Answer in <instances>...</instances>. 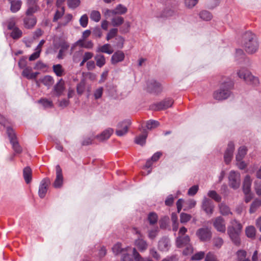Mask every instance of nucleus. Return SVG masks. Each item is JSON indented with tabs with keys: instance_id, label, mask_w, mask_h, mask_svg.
Returning a JSON list of instances; mask_svg holds the SVG:
<instances>
[{
	"instance_id": "f257e3e1",
	"label": "nucleus",
	"mask_w": 261,
	"mask_h": 261,
	"mask_svg": "<svg viewBox=\"0 0 261 261\" xmlns=\"http://www.w3.org/2000/svg\"><path fill=\"white\" fill-rule=\"evenodd\" d=\"M242 228V224L236 219L232 220L227 227V234L231 241L237 246H239L241 243L240 236Z\"/></svg>"
},
{
	"instance_id": "f03ea898",
	"label": "nucleus",
	"mask_w": 261,
	"mask_h": 261,
	"mask_svg": "<svg viewBox=\"0 0 261 261\" xmlns=\"http://www.w3.org/2000/svg\"><path fill=\"white\" fill-rule=\"evenodd\" d=\"M243 45L248 54L255 53L258 48V43L255 35L251 32H246L243 36Z\"/></svg>"
},
{
	"instance_id": "7ed1b4c3",
	"label": "nucleus",
	"mask_w": 261,
	"mask_h": 261,
	"mask_svg": "<svg viewBox=\"0 0 261 261\" xmlns=\"http://www.w3.org/2000/svg\"><path fill=\"white\" fill-rule=\"evenodd\" d=\"M233 87V83L229 81L223 83L218 90L213 93V97L218 100H222L228 98L231 95V90Z\"/></svg>"
},
{
	"instance_id": "20e7f679",
	"label": "nucleus",
	"mask_w": 261,
	"mask_h": 261,
	"mask_svg": "<svg viewBox=\"0 0 261 261\" xmlns=\"http://www.w3.org/2000/svg\"><path fill=\"white\" fill-rule=\"evenodd\" d=\"M237 73L239 77L243 79L247 84L253 86L259 85L258 78L254 76L247 69L242 68L237 71Z\"/></svg>"
},
{
	"instance_id": "39448f33",
	"label": "nucleus",
	"mask_w": 261,
	"mask_h": 261,
	"mask_svg": "<svg viewBox=\"0 0 261 261\" xmlns=\"http://www.w3.org/2000/svg\"><path fill=\"white\" fill-rule=\"evenodd\" d=\"M190 239L189 236H178L176 239V245L177 248H181L184 247L186 249L184 250V254H188L192 251V248L190 244Z\"/></svg>"
},
{
	"instance_id": "423d86ee",
	"label": "nucleus",
	"mask_w": 261,
	"mask_h": 261,
	"mask_svg": "<svg viewBox=\"0 0 261 261\" xmlns=\"http://www.w3.org/2000/svg\"><path fill=\"white\" fill-rule=\"evenodd\" d=\"M7 133L14 151L16 153H20L22 151V149L18 144L14 130L11 127H8L7 128Z\"/></svg>"
},
{
	"instance_id": "0eeeda50",
	"label": "nucleus",
	"mask_w": 261,
	"mask_h": 261,
	"mask_svg": "<svg viewBox=\"0 0 261 261\" xmlns=\"http://www.w3.org/2000/svg\"><path fill=\"white\" fill-rule=\"evenodd\" d=\"M196 236L201 242H205L211 240L212 232L208 227H202L197 230Z\"/></svg>"
},
{
	"instance_id": "6e6552de",
	"label": "nucleus",
	"mask_w": 261,
	"mask_h": 261,
	"mask_svg": "<svg viewBox=\"0 0 261 261\" xmlns=\"http://www.w3.org/2000/svg\"><path fill=\"white\" fill-rule=\"evenodd\" d=\"M161 84L154 79L149 80L147 82V91L151 93L159 94L162 91Z\"/></svg>"
},
{
	"instance_id": "1a4fd4ad",
	"label": "nucleus",
	"mask_w": 261,
	"mask_h": 261,
	"mask_svg": "<svg viewBox=\"0 0 261 261\" xmlns=\"http://www.w3.org/2000/svg\"><path fill=\"white\" fill-rule=\"evenodd\" d=\"M173 102L172 98H167L159 102L152 105L150 108L154 111H161L171 107Z\"/></svg>"
},
{
	"instance_id": "9d476101",
	"label": "nucleus",
	"mask_w": 261,
	"mask_h": 261,
	"mask_svg": "<svg viewBox=\"0 0 261 261\" xmlns=\"http://www.w3.org/2000/svg\"><path fill=\"white\" fill-rule=\"evenodd\" d=\"M229 184L231 188L236 190L239 188L241 183V177L239 172L234 171H231L229 173Z\"/></svg>"
},
{
	"instance_id": "9b49d317",
	"label": "nucleus",
	"mask_w": 261,
	"mask_h": 261,
	"mask_svg": "<svg viewBox=\"0 0 261 261\" xmlns=\"http://www.w3.org/2000/svg\"><path fill=\"white\" fill-rule=\"evenodd\" d=\"M29 6L26 11V16L24 18V25L26 28L31 29L33 27V6L31 5L32 0H28Z\"/></svg>"
},
{
	"instance_id": "f8f14e48",
	"label": "nucleus",
	"mask_w": 261,
	"mask_h": 261,
	"mask_svg": "<svg viewBox=\"0 0 261 261\" xmlns=\"http://www.w3.org/2000/svg\"><path fill=\"white\" fill-rule=\"evenodd\" d=\"M214 228L217 231L224 233L226 231V224L225 220L221 216H218L212 220Z\"/></svg>"
},
{
	"instance_id": "ddd939ff",
	"label": "nucleus",
	"mask_w": 261,
	"mask_h": 261,
	"mask_svg": "<svg viewBox=\"0 0 261 261\" xmlns=\"http://www.w3.org/2000/svg\"><path fill=\"white\" fill-rule=\"evenodd\" d=\"M131 124V121L129 119L125 120L119 122L117 125V129L116 134L118 136L124 135L128 131V128Z\"/></svg>"
},
{
	"instance_id": "4468645a",
	"label": "nucleus",
	"mask_w": 261,
	"mask_h": 261,
	"mask_svg": "<svg viewBox=\"0 0 261 261\" xmlns=\"http://www.w3.org/2000/svg\"><path fill=\"white\" fill-rule=\"evenodd\" d=\"M134 232L138 235V239L135 241V245L141 251L145 250L148 246L147 242L143 239L142 234L137 228H134Z\"/></svg>"
},
{
	"instance_id": "2eb2a0df",
	"label": "nucleus",
	"mask_w": 261,
	"mask_h": 261,
	"mask_svg": "<svg viewBox=\"0 0 261 261\" xmlns=\"http://www.w3.org/2000/svg\"><path fill=\"white\" fill-rule=\"evenodd\" d=\"M201 207L207 215H212L213 213L214 208L213 202L206 197L203 199Z\"/></svg>"
},
{
	"instance_id": "dca6fc26",
	"label": "nucleus",
	"mask_w": 261,
	"mask_h": 261,
	"mask_svg": "<svg viewBox=\"0 0 261 261\" xmlns=\"http://www.w3.org/2000/svg\"><path fill=\"white\" fill-rule=\"evenodd\" d=\"M234 149V145L233 142H230L228 144L227 148L224 155V159L225 163L228 164L231 161Z\"/></svg>"
},
{
	"instance_id": "f3484780",
	"label": "nucleus",
	"mask_w": 261,
	"mask_h": 261,
	"mask_svg": "<svg viewBox=\"0 0 261 261\" xmlns=\"http://www.w3.org/2000/svg\"><path fill=\"white\" fill-rule=\"evenodd\" d=\"M56 178L54 183V186L56 188H60L63 184V176L62 170L60 166L58 165L56 167Z\"/></svg>"
},
{
	"instance_id": "a211bd4d",
	"label": "nucleus",
	"mask_w": 261,
	"mask_h": 261,
	"mask_svg": "<svg viewBox=\"0 0 261 261\" xmlns=\"http://www.w3.org/2000/svg\"><path fill=\"white\" fill-rule=\"evenodd\" d=\"M171 247L170 239L167 237H163L159 241L158 249L163 252L168 251Z\"/></svg>"
},
{
	"instance_id": "6ab92c4d",
	"label": "nucleus",
	"mask_w": 261,
	"mask_h": 261,
	"mask_svg": "<svg viewBox=\"0 0 261 261\" xmlns=\"http://www.w3.org/2000/svg\"><path fill=\"white\" fill-rule=\"evenodd\" d=\"M65 82L62 79L58 82L53 88L55 94L57 97L61 96L65 91Z\"/></svg>"
},
{
	"instance_id": "aec40b11",
	"label": "nucleus",
	"mask_w": 261,
	"mask_h": 261,
	"mask_svg": "<svg viewBox=\"0 0 261 261\" xmlns=\"http://www.w3.org/2000/svg\"><path fill=\"white\" fill-rule=\"evenodd\" d=\"M50 183L49 179H44L41 181L40 184L38 194L40 198H44L47 192V188Z\"/></svg>"
},
{
	"instance_id": "412c9836",
	"label": "nucleus",
	"mask_w": 261,
	"mask_h": 261,
	"mask_svg": "<svg viewBox=\"0 0 261 261\" xmlns=\"http://www.w3.org/2000/svg\"><path fill=\"white\" fill-rule=\"evenodd\" d=\"M125 58V55L122 51L118 50L114 53L111 59L112 64L115 65L119 62L123 61Z\"/></svg>"
},
{
	"instance_id": "4be33fe9",
	"label": "nucleus",
	"mask_w": 261,
	"mask_h": 261,
	"mask_svg": "<svg viewBox=\"0 0 261 261\" xmlns=\"http://www.w3.org/2000/svg\"><path fill=\"white\" fill-rule=\"evenodd\" d=\"M134 248H132L130 247H126V251L122 254V257L121 258L122 261H134L135 258L134 257L130 254V253H132L133 254V249Z\"/></svg>"
},
{
	"instance_id": "5701e85b",
	"label": "nucleus",
	"mask_w": 261,
	"mask_h": 261,
	"mask_svg": "<svg viewBox=\"0 0 261 261\" xmlns=\"http://www.w3.org/2000/svg\"><path fill=\"white\" fill-rule=\"evenodd\" d=\"M60 49L59 51L57 58L59 59H62L63 58L64 52L69 48V44L66 41H62L59 44Z\"/></svg>"
},
{
	"instance_id": "b1692460",
	"label": "nucleus",
	"mask_w": 261,
	"mask_h": 261,
	"mask_svg": "<svg viewBox=\"0 0 261 261\" xmlns=\"http://www.w3.org/2000/svg\"><path fill=\"white\" fill-rule=\"evenodd\" d=\"M251 179L249 175H246L244 178L243 185L244 193L251 192Z\"/></svg>"
},
{
	"instance_id": "393cba45",
	"label": "nucleus",
	"mask_w": 261,
	"mask_h": 261,
	"mask_svg": "<svg viewBox=\"0 0 261 261\" xmlns=\"http://www.w3.org/2000/svg\"><path fill=\"white\" fill-rule=\"evenodd\" d=\"M23 175L25 182L30 184L32 180V169L30 167H27L24 168Z\"/></svg>"
},
{
	"instance_id": "a878e982",
	"label": "nucleus",
	"mask_w": 261,
	"mask_h": 261,
	"mask_svg": "<svg viewBox=\"0 0 261 261\" xmlns=\"http://www.w3.org/2000/svg\"><path fill=\"white\" fill-rule=\"evenodd\" d=\"M113 132L112 128H109L105 130L100 135L97 136V139L100 141H103L109 139Z\"/></svg>"
},
{
	"instance_id": "bb28decb",
	"label": "nucleus",
	"mask_w": 261,
	"mask_h": 261,
	"mask_svg": "<svg viewBox=\"0 0 261 261\" xmlns=\"http://www.w3.org/2000/svg\"><path fill=\"white\" fill-rule=\"evenodd\" d=\"M11 4L10 10L12 12L15 13L20 10L21 6V1L20 0H8Z\"/></svg>"
},
{
	"instance_id": "cd10ccee",
	"label": "nucleus",
	"mask_w": 261,
	"mask_h": 261,
	"mask_svg": "<svg viewBox=\"0 0 261 261\" xmlns=\"http://www.w3.org/2000/svg\"><path fill=\"white\" fill-rule=\"evenodd\" d=\"M96 52L106 53L110 55L113 53V50L111 48L110 44H105L101 46H99L96 49Z\"/></svg>"
},
{
	"instance_id": "c85d7f7f",
	"label": "nucleus",
	"mask_w": 261,
	"mask_h": 261,
	"mask_svg": "<svg viewBox=\"0 0 261 261\" xmlns=\"http://www.w3.org/2000/svg\"><path fill=\"white\" fill-rule=\"evenodd\" d=\"M147 137V133L146 131L144 132L142 134L136 137L135 142L136 144L143 146L145 144Z\"/></svg>"
},
{
	"instance_id": "c756f323",
	"label": "nucleus",
	"mask_w": 261,
	"mask_h": 261,
	"mask_svg": "<svg viewBox=\"0 0 261 261\" xmlns=\"http://www.w3.org/2000/svg\"><path fill=\"white\" fill-rule=\"evenodd\" d=\"M247 149L245 146H241L238 150V153L236 155V161H241L243 159L247 153Z\"/></svg>"
},
{
	"instance_id": "7c9ffc66",
	"label": "nucleus",
	"mask_w": 261,
	"mask_h": 261,
	"mask_svg": "<svg viewBox=\"0 0 261 261\" xmlns=\"http://www.w3.org/2000/svg\"><path fill=\"white\" fill-rule=\"evenodd\" d=\"M94 59L96 61V65L100 68L102 67L106 64V59L102 55H96L94 57Z\"/></svg>"
},
{
	"instance_id": "2f4dec72",
	"label": "nucleus",
	"mask_w": 261,
	"mask_h": 261,
	"mask_svg": "<svg viewBox=\"0 0 261 261\" xmlns=\"http://www.w3.org/2000/svg\"><path fill=\"white\" fill-rule=\"evenodd\" d=\"M45 42V41L44 40H41L35 49V51L34 52V60L39 57L40 53L42 50V47L44 44Z\"/></svg>"
},
{
	"instance_id": "473e14b6",
	"label": "nucleus",
	"mask_w": 261,
	"mask_h": 261,
	"mask_svg": "<svg viewBox=\"0 0 261 261\" xmlns=\"http://www.w3.org/2000/svg\"><path fill=\"white\" fill-rule=\"evenodd\" d=\"M245 233L248 238H254L256 234V230L253 226H249L245 229Z\"/></svg>"
},
{
	"instance_id": "72a5a7b5",
	"label": "nucleus",
	"mask_w": 261,
	"mask_h": 261,
	"mask_svg": "<svg viewBox=\"0 0 261 261\" xmlns=\"http://www.w3.org/2000/svg\"><path fill=\"white\" fill-rule=\"evenodd\" d=\"M127 11V8L121 4L118 5L114 9L115 15H122L126 13Z\"/></svg>"
},
{
	"instance_id": "f704fd0d",
	"label": "nucleus",
	"mask_w": 261,
	"mask_h": 261,
	"mask_svg": "<svg viewBox=\"0 0 261 261\" xmlns=\"http://www.w3.org/2000/svg\"><path fill=\"white\" fill-rule=\"evenodd\" d=\"M41 82L47 87L51 86L54 83V79L49 75H46L40 79Z\"/></svg>"
},
{
	"instance_id": "c9c22d12",
	"label": "nucleus",
	"mask_w": 261,
	"mask_h": 261,
	"mask_svg": "<svg viewBox=\"0 0 261 261\" xmlns=\"http://www.w3.org/2000/svg\"><path fill=\"white\" fill-rule=\"evenodd\" d=\"M220 213L223 216H227L232 214L229 207L224 203H221L219 205Z\"/></svg>"
},
{
	"instance_id": "e433bc0d",
	"label": "nucleus",
	"mask_w": 261,
	"mask_h": 261,
	"mask_svg": "<svg viewBox=\"0 0 261 261\" xmlns=\"http://www.w3.org/2000/svg\"><path fill=\"white\" fill-rule=\"evenodd\" d=\"M22 75L29 80L33 79V70L31 67H26L22 71Z\"/></svg>"
},
{
	"instance_id": "4c0bfd02",
	"label": "nucleus",
	"mask_w": 261,
	"mask_h": 261,
	"mask_svg": "<svg viewBox=\"0 0 261 261\" xmlns=\"http://www.w3.org/2000/svg\"><path fill=\"white\" fill-rule=\"evenodd\" d=\"M90 17L92 21L97 22L101 19V14L99 11L93 10L90 13Z\"/></svg>"
},
{
	"instance_id": "58836bf2",
	"label": "nucleus",
	"mask_w": 261,
	"mask_h": 261,
	"mask_svg": "<svg viewBox=\"0 0 261 261\" xmlns=\"http://www.w3.org/2000/svg\"><path fill=\"white\" fill-rule=\"evenodd\" d=\"M124 22V19L121 16H116L111 19V23L113 27H118Z\"/></svg>"
},
{
	"instance_id": "ea45409f",
	"label": "nucleus",
	"mask_w": 261,
	"mask_h": 261,
	"mask_svg": "<svg viewBox=\"0 0 261 261\" xmlns=\"http://www.w3.org/2000/svg\"><path fill=\"white\" fill-rule=\"evenodd\" d=\"M224 244V241L221 237H214L213 239V244L215 247L220 249Z\"/></svg>"
},
{
	"instance_id": "a19ab883",
	"label": "nucleus",
	"mask_w": 261,
	"mask_h": 261,
	"mask_svg": "<svg viewBox=\"0 0 261 261\" xmlns=\"http://www.w3.org/2000/svg\"><path fill=\"white\" fill-rule=\"evenodd\" d=\"M133 256H134L135 261H152L149 258H142L139 253L137 252L135 248L133 249Z\"/></svg>"
},
{
	"instance_id": "79ce46f5",
	"label": "nucleus",
	"mask_w": 261,
	"mask_h": 261,
	"mask_svg": "<svg viewBox=\"0 0 261 261\" xmlns=\"http://www.w3.org/2000/svg\"><path fill=\"white\" fill-rule=\"evenodd\" d=\"M22 31L18 28H15L12 30L10 36L13 39H18L22 36Z\"/></svg>"
},
{
	"instance_id": "37998d69",
	"label": "nucleus",
	"mask_w": 261,
	"mask_h": 261,
	"mask_svg": "<svg viewBox=\"0 0 261 261\" xmlns=\"http://www.w3.org/2000/svg\"><path fill=\"white\" fill-rule=\"evenodd\" d=\"M147 219L149 224L150 225H153L156 223L158 220V217L155 213L151 212L148 214Z\"/></svg>"
},
{
	"instance_id": "c03bdc74",
	"label": "nucleus",
	"mask_w": 261,
	"mask_h": 261,
	"mask_svg": "<svg viewBox=\"0 0 261 261\" xmlns=\"http://www.w3.org/2000/svg\"><path fill=\"white\" fill-rule=\"evenodd\" d=\"M199 15L200 18L205 21L210 20L212 18V14L206 10L201 11Z\"/></svg>"
},
{
	"instance_id": "a18cd8bd",
	"label": "nucleus",
	"mask_w": 261,
	"mask_h": 261,
	"mask_svg": "<svg viewBox=\"0 0 261 261\" xmlns=\"http://www.w3.org/2000/svg\"><path fill=\"white\" fill-rule=\"evenodd\" d=\"M260 206H261V200L258 199L255 200L250 206L249 210L250 213H254Z\"/></svg>"
},
{
	"instance_id": "49530a36",
	"label": "nucleus",
	"mask_w": 261,
	"mask_h": 261,
	"mask_svg": "<svg viewBox=\"0 0 261 261\" xmlns=\"http://www.w3.org/2000/svg\"><path fill=\"white\" fill-rule=\"evenodd\" d=\"M112 250L115 254H118L120 253L123 254L126 251V248H122L121 244L120 243H117L112 248Z\"/></svg>"
},
{
	"instance_id": "de8ad7c7",
	"label": "nucleus",
	"mask_w": 261,
	"mask_h": 261,
	"mask_svg": "<svg viewBox=\"0 0 261 261\" xmlns=\"http://www.w3.org/2000/svg\"><path fill=\"white\" fill-rule=\"evenodd\" d=\"M160 123L159 121L154 120H149L146 122V126L147 129H151L159 126Z\"/></svg>"
},
{
	"instance_id": "09e8293b",
	"label": "nucleus",
	"mask_w": 261,
	"mask_h": 261,
	"mask_svg": "<svg viewBox=\"0 0 261 261\" xmlns=\"http://www.w3.org/2000/svg\"><path fill=\"white\" fill-rule=\"evenodd\" d=\"M38 102V103H41L45 109L52 108L53 107V103L52 101L45 98L41 99Z\"/></svg>"
},
{
	"instance_id": "8fccbe9b",
	"label": "nucleus",
	"mask_w": 261,
	"mask_h": 261,
	"mask_svg": "<svg viewBox=\"0 0 261 261\" xmlns=\"http://www.w3.org/2000/svg\"><path fill=\"white\" fill-rule=\"evenodd\" d=\"M53 70L58 76H61L64 73V70L60 64L54 65L53 66Z\"/></svg>"
},
{
	"instance_id": "3c124183",
	"label": "nucleus",
	"mask_w": 261,
	"mask_h": 261,
	"mask_svg": "<svg viewBox=\"0 0 261 261\" xmlns=\"http://www.w3.org/2000/svg\"><path fill=\"white\" fill-rule=\"evenodd\" d=\"M207 195L217 202H220L221 200V197L215 191H210Z\"/></svg>"
},
{
	"instance_id": "603ef678",
	"label": "nucleus",
	"mask_w": 261,
	"mask_h": 261,
	"mask_svg": "<svg viewBox=\"0 0 261 261\" xmlns=\"http://www.w3.org/2000/svg\"><path fill=\"white\" fill-rule=\"evenodd\" d=\"M205 261H219L217 255L214 252L210 251L205 255Z\"/></svg>"
},
{
	"instance_id": "864d4df0",
	"label": "nucleus",
	"mask_w": 261,
	"mask_h": 261,
	"mask_svg": "<svg viewBox=\"0 0 261 261\" xmlns=\"http://www.w3.org/2000/svg\"><path fill=\"white\" fill-rule=\"evenodd\" d=\"M204 256L205 253L204 251H199L192 256L191 260L195 261L200 260L204 257Z\"/></svg>"
},
{
	"instance_id": "5fc2aeb1",
	"label": "nucleus",
	"mask_w": 261,
	"mask_h": 261,
	"mask_svg": "<svg viewBox=\"0 0 261 261\" xmlns=\"http://www.w3.org/2000/svg\"><path fill=\"white\" fill-rule=\"evenodd\" d=\"M72 14H67L64 17L62 21L59 23V25L60 26H65L72 20Z\"/></svg>"
},
{
	"instance_id": "6e6d98bb",
	"label": "nucleus",
	"mask_w": 261,
	"mask_h": 261,
	"mask_svg": "<svg viewBox=\"0 0 261 261\" xmlns=\"http://www.w3.org/2000/svg\"><path fill=\"white\" fill-rule=\"evenodd\" d=\"M65 9L64 7H62L61 10H57L53 18V21L56 22L58 19L61 18L64 15Z\"/></svg>"
},
{
	"instance_id": "4d7b16f0",
	"label": "nucleus",
	"mask_w": 261,
	"mask_h": 261,
	"mask_svg": "<svg viewBox=\"0 0 261 261\" xmlns=\"http://www.w3.org/2000/svg\"><path fill=\"white\" fill-rule=\"evenodd\" d=\"M81 4L80 0H68V6L72 9H74Z\"/></svg>"
},
{
	"instance_id": "13d9d810",
	"label": "nucleus",
	"mask_w": 261,
	"mask_h": 261,
	"mask_svg": "<svg viewBox=\"0 0 261 261\" xmlns=\"http://www.w3.org/2000/svg\"><path fill=\"white\" fill-rule=\"evenodd\" d=\"M175 8H166L163 11L162 17H169L173 16L175 13Z\"/></svg>"
},
{
	"instance_id": "bf43d9fd",
	"label": "nucleus",
	"mask_w": 261,
	"mask_h": 261,
	"mask_svg": "<svg viewBox=\"0 0 261 261\" xmlns=\"http://www.w3.org/2000/svg\"><path fill=\"white\" fill-rule=\"evenodd\" d=\"M80 24L83 28L87 27L88 23V17L87 14L83 15L80 19Z\"/></svg>"
},
{
	"instance_id": "052dcab7",
	"label": "nucleus",
	"mask_w": 261,
	"mask_h": 261,
	"mask_svg": "<svg viewBox=\"0 0 261 261\" xmlns=\"http://www.w3.org/2000/svg\"><path fill=\"white\" fill-rule=\"evenodd\" d=\"M190 214L182 213L180 215V221L181 223H185L189 221L191 218Z\"/></svg>"
},
{
	"instance_id": "680f3d73",
	"label": "nucleus",
	"mask_w": 261,
	"mask_h": 261,
	"mask_svg": "<svg viewBox=\"0 0 261 261\" xmlns=\"http://www.w3.org/2000/svg\"><path fill=\"white\" fill-rule=\"evenodd\" d=\"M118 29L116 28H113L111 29L107 34L106 39L109 41L111 39L115 37L117 34Z\"/></svg>"
},
{
	"instance_id": "e2e57ef3",
	"label": "nucleus",
	"mask_w": 261,
	"mask_h": 261,
	"mask_svg": "<svg viewBox=\"0 0 261 261\" xmlns=\"http://www.w3.org/2000/svg\"><path fill=\"white\" fill-rule=\"evenodd\" d=\"M236 255L237 256L238 261H241L245 259L247 253L244 250H239L237 252Z\"/></svg>"
},
{
	"instance_id": "0e129e2a",
	"label": "nucleus",
	"mask_w": 261,
	"mask_h": 261,
	"mask_svg": "<svg viewBox=\"0 0 261 261\" xmlns=\"http://www.w3.org/2000/svg\"><path fill=\"white\" fill-rule=\"evenodd\" d=\"M16 18L14 17L11 18L8 21V30H12L15 28H17L16 27Z\"/></svg>"
},
{
	"instance_id": "69168bd1",
	"label": "nucleus",
	"mask_w": 261,
	"mask_h": 261,
	"mask_svg": "<svg viewBox=\"0 0 261 261\" xmlns=\"http://www.w3.org/2000/svg\"><path fill=\"white\" fill-rule=\"evenodd\" d=\"M185 204L187 205V207L184 208V210L187 211L194 207L196 204V201L194 199H189L186 202Z\"/></svg>"
},
{
	"instance_id": "338daca9",
	"label": "nucleus",
	"mask_w": 261,
	"mask_h": 261,
	"mask_svg": "<svg viewBox=\"0 0 261 261\" xmlns=\"http://www.w3.org/2000/svg\"><path fill=\"white\" fill-rule=\"evenodd\" d=\"M199 187L198 185H194L192 186L188 191V195L191 196H194L198 192Z\"/></svg>"
},
{
	"instance_id": "774afa93",
	"label": "nucleus",
	"mask_w": 261,
	"mask_h": 261,
	"mask_svg": "<svg viewBox=\"0 0 261 261\" xmlns=\"http://www.w3.org/2000/svg\"><path fill=\"white\" fill-rule=\"evenodd\" d=\"M117 41L116 46L119 48H122L124 45V39L121 36H116L115 38Z\"/></svg>"
}]
</instances>
